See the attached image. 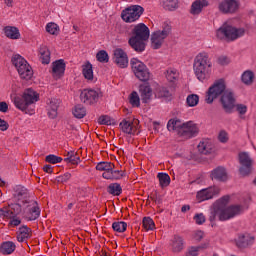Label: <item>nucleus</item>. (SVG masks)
<instances>
[{
    "mask_svg": "<svg viewBox=\"0 0 256 256\" xmlns=\"http://www.w3.org/2000/svg\"><path fill=\"white\" fill-rule=\"evenodd\" d=\"M229 195H225L219 198L213 206L210 208L209 222L213 223L215 220L219 219V221H229V219H233V217H237V215H241L243 211H245V207L243 205H230L227 207L229 203Z\"/></svg>",
    "mask_w": 256,
    "mask_h": 256,
    "instance_id": "nucleus-1",
    "label": "nucleus"
},
{
    "mask_svg": "<svg viewBox=\"0 0 256 256\" xmlns=\"http://www.w3.org/2000/svg\"><path fill=\"white\" fill-rule=\"evenodd\" d=\"M218 139L220 143H227L229 141V134H227L225 130H222L218 135Z\"/></svg>",
    "mask_w": 256,
    "mask_h": 256,
    "instance_id": "nucleus-53",
    "label": "nucleus"
},
{
    "mask_svg": "<svg viewBox=\"0 0 256 256\" xmlns=\"http://www.w3.org/2000/svg\"><path fill=\"white\" fill-rule=\"evenodd\" d=\"M61 101L59 99H51L48 103V117L50 119H55L57 117V110L59 109Z\"/></svg>",
    "mask_w": 256,
    "mask_h": 256,
    "instance_id": "nucleus-28",
    "label": "nucleus"
},
{
    "mask_svg": "<svg viewBox=\"0 0 256 256\" xmlns=\"http://www.w3.org/2000/svg\"><path fill=\"white\" fill-rule=\"evenodd\" d=\"M68 163H71V165H79L81 163V158L79 157V154L77 152L68 160Z\"/></svg>",
    "mask_w": 256,
    "mask_h": 256,
    "instance_id": "nucleus-56",
    "label": "nucleus"
},
{
    "mask_svg": "<svg viewBox=\"0 0 256 256\" xmlns=\"http://www.w3.org/2000/svg\"><path fill=\"white\" fill-rule=\"evenodd\" d=\"M71 179V173H65L62 176L57 177L58 183H67Z\"/></svg>",
    "mask_w": 256,
    "mask_h": 256,
    "instance_id": "nucleus-57",
    "label": "nucleus"
},
{
    "mask_svg": "<svg viewBox=\"0 0 256 256\" xmlns=\"http://www.w3.org/2000/svg\"><path fill=\"white\" fill-rule=\"evenodd\" d=\"M183 122L179 119H170L167 123V129L168 131H182L183 129Z\"/></svg>",
    "mask_w": 256,
    "mask_h": 256,
    "instance_id": "nucleus-32",
    "label": "nucleus"
},
{
    "mask_svg": "<svg viewBox=\"0 0 256 256\" xmlns=\"http://www.w3.org/2000/svg\"><path fill=\"white\" fill-rule=\"evenodd\" d=\"M218 63H219V65H229V63H230L229 57H227V56H220L218 58Z\"/></svg>",
    "mask_w": 256,
    "mask_h": 256,
    "instance_id": "nucleus-62",
    "label": "nucleus"
},
{
    "mask_svg": "<svg viewBox=\"0 0 256 256\" xmlns=\"http://www.w3.org/2000/svg\"><path fill=\"white\" fill-rule=\"evenodd\" d=\"M139 94L142 103H149L151 97H153V90L148 84H142L139 86Z\"/></svg>",
    "mask_w": 256,
    "mask_h": 256,
    "instance_id": "nucleus-21",
    "label": "nucleus"
},
{
    "mask_svg": "<svg viewBox=\"0 0 256 256\" xmlns=\"http://www.w3.org/2000/svg\"><path fill=\"white\" fill-rule=\"evenodd\" d=\"M172 253H181L185 249V239L180 235H174L170 240Z\"/></svg>",
    "mask_w": 256,
    "mask_h": 256,
    "instance_id": "nucleus-20",
    "label": "nucleus"
},
{
    "mask_svg": "<svg viewBox=\"0 0 256 256\" xmlns=\"http://www.w3.org/2000/svg\"><path fill=\"white\" fill-rule=\"evenodd\" d=\"M242 83H244V85H253V81L255 79V74L253 73V71L250 70H246L242 76Z\"/></svg>",
    "mask_w": 256,
    "mask_h": 256,
    "instance_id": "nucleus-35",
    "label": "nucleus"
},
{
    "mask_svg": "<svg viewBox=\"0 0 256 256\" xmlns=\"http://www.w3.org/2000/svg\"><path fill=\"white\" fill-rule=\"evenodd\" d=\"M197 147L201 155H211L213 153V144L207 139L200 141Z\"/></svg>",
    "mask_w": 256,
    "mask_h": 256,
    "instance_id": "nucleus-25",
    "label": "nucleus"
},
{
    "mask_svg": "<svg viewBox=\"0 0 256 256\" xmlns=\"http://www.w3.org/2000/svg\"><path fill=\"white\" fill-rule=\"evenodd\" d=\"M149 35V27L143 23H139L132 29V37L129 39L128 43L136 53H143L147 45L145 42L149 41Z\"/></svg>",
    "mask_w": 256,
    "mask_h": 256,
    "instance_id": "nucleus-2",
    "label": "nucleus"
},
{
    "mask_svg": "<svg viewBox=\"0 0 256 256\" xmlns=\"http://www.w3.org/2000/svg\"><path fill=\"white\" fill-rule=\"evenodd\" d=\"M195 241H201L205 237V233L201 230H197L192 235Z\"/></svg>",
    "mask_w": 256,
    "mask_h": 256,
    "instance_id": "nucleus-55",
    "label": "nucleus"
},
{
    "mask_svg": "<svg viewBox=\"0 0 256 256\" xmlns=\"http://www.w3.org/2000/svg\"><path fill=\"white\" fill-rule=\"evenodd\" d=\"M12 64L14 65L16 71L18 72V75L20 79H24L25 81H29L33 77V68L27 62L23 56L19 54H15L11 58Z\"/></svg>",
    "mask_w": 256,
    "mask_h": 256,
    "instance_id": "nucleus-5",
    "label": "nucleus"
},
{
    "mask_svg": "<svg viewBox=\"0 0 256 256\" xmlns=\"http://www.w3.org/2000/svg\"><path fill=\"white\" fill-rule=\"evenodd\" d=\"M46 31L50 35H59V26L56 23L50 22L46 25Z\"/></svg>",
    "mask_w": 256,
    "mask_h": 256,
    "instance_id": "nucleus-46",
    "label": "nucleus"
},
{
    "mask_svg": "<svg viewBox=\"0 0 256 256\" xmlns=\"http://www.w3.org/2000/svg\"><path fill=\"white\" fill-rule=\"evenodd\" d=\"M37 101H39V93L32 88L24 90L22 96H15L13 98V103L19 111H27L29 105H33Z\"/></svg>",
    "mask_w": 256,
    "mask_h": 256,
    "instance_id": "nucleus-4",
    "label": "nucleus"
},
{
    "mask_svg": "<svg viewBox=\"0 0 256 256\" xmlns=\"http://www.w3.org/2000/svg\"><path fill=\"white\" fill-rule=\"evenodd\" d=\"M194 221L196 225H203V223H205L206 221L205 215L203 213L195 214Z\"/></svg>",
    "mask_w": 256,
    "mask_h": 256,
    "instance_id": "nucleus-51",
    "label": "nucleus"
},
{
    "mask_svg": "<svg viewBox=\"0 0 256 256\" xmlns=\"http://www.w3.org/2000/svg\"><path fill=\"white\" fill-rule=\"evenodd\" d=\"M205 7H209V1L207 0H195L190 8V14L191 15H201L203 12V9Z\"/></svg>",
    "mask_w": 256,
    "mask_h": 256,
    "instance_id": "nucleus-22",
    "label": "nucleus"
},
{
    "mask_svg": "<svg viewBox=\"0 0 256 256\" xmlns=\"http://www.w3.org/2000/svg\"><path fill=\"white\" fill-rule=\"evenodd\" d=\"M162 7L166 11H175L179 7L178 0H162Z\"/></svg>",
    "mask_w": 256,
    "mask_h": 256,
    "instance_id": "nucleus-34",
    "label": "nucleus"
},
{
    "mask_svg": "<svg viewBox=\"0 0 256 256\" xmlns=\"http://www.w3.org/2000/svg\"><path fill=\"white\" fill-rule=\"evenodd\" d=\"M114 63L118 65L121 69H125L129 65V57L127 56V52L121 48H117L114 50Z\"/></svg>",
    "mask_w": 256,
    "mask_h": 256,
    "instance_id": "nucleus-17",
    "label": "nucleus"
},
{
    "mask_svg": "<svg viewBox=\"0 0 256 256\" xmlns=\"http://www.w3.org/2000/svg\"><path fill=\"white\" fill-rule=\"evenodd\" d=\"M255 243V237L249 234H242L238 237L237 247L240 249H247V247H251Z\"/></svg>",
    "mask_w": 256,
    "mask_h": 256,
    "instance_id": "nucleus-23",
    "label": "nucleus"
},
{
    "mask_svg": "<svg viewBox=\"0 0 256 256\" xmlns=\"http://www.w3.org/2000/svg\"><path fill=\"white\" fill-rule=\"evenodd\" d=\"M144 12L145 9L142 6L132 5L122 11L121 18L125 23H135L139 21Z\"/></svg>",
    "mask_w": 256,
    "mask_h": 256,
    "instance_id": "nucleus-10",
    "label": "nucleus"
},
{
    "mask_svg": "<svg viewBox=\"0 0 256 256\" xmlns=\"http://www.w3.org/2000/svg\"><path fill=\"white\" fill-rule=\"evenodd\" d=\"M14 197L21 199V197H27V189L24 186L17 185L14 187Z\"/></svg>",
    "mask_w": 256,
    "mask_h": 256,
    "instance_id": "nucleus-41",
    "label": "nucleus"
},
{
    "mask_svg": "<svg viewBox=\"0 0 256 256\" xmlns=\"http://www.w3.org/2000/svg\"><path fill=\"white\" fill-rule=\"evenodd\" d=\"M82 73L85 79H87L88 81H93V65L91 63L87 62L83 66Z\"/></svg>",
    "mask_w": 256,
    "mask_h": 256,
    "instance_id": "nucleus-37",
    "label": "nucleus"
},
{
    "mask_svg": "<svg viewBox=\"0 0 256 256\" xmlns=\"http://www.w3.org/2000/svg\"><path fill=\"white\" fill-rule=\"evenodd\" d=\"M73 115L76 119H83V117L87 115V109H85L83 105L78 104L74 107Z\"/></svg>",
    "mask_w": 256,
    "mask_h": 256,
    "instance_id": "nucleus-39",
    "label": "nucleus"
},
{
    "mask_svg": "<svg viewBox=\"0 0 256 256\" xmlns=\"http://www.w3.org/2000/svg\"><path fill=\"white\" fill-rule=\"evenodd\" d=\"M199 134V127L193 121L185 122L182 125V131L179 132L181 137L186 139H191V137H196Z\"/></svg>",
    "mask_w": 256,
    "mask_h": 256,
    "instance_id": "nucleus-16",
    "label": "nucleus"
},
{
    "mask_svg": "<svg viewBox=\"0 0 256 256\" xmlns=\"http://www.w3.org/2000/svg\"><path fill=\"white\" fill-rule=\"evenodd\" d=\"M39 58L43 65H49L51 63V51L47 46H41L39 48Z\"/></svg>",
    "mask_w": 256,
    "mask_h": 256,
    "instance_id": "nucleus-29",
    "label": "nucleus"
},
{
    "mask_svg": "<svg viewBox=\"0 0 256 256\" xmlns=\"http://www.w3.org/2000/svg\"><path fill=\"white\" fill-rule=\"evenodd\" d=\"M200 249H203V247L202 246H192L189 248L186 256H197V255H199Z\"/></svg>",
    "mask_w": 256,
    "mask_h": 256,
    "instance_id": "nucleus-50",
    "label": "nucleus"
},
{
    "mask_svg": "<svg viewBox=\"0 0 256 256\" xmlns=\"http://www.w3.org/2000/svg\"><path fill=\"white\" fill-rule=\"evenodd\" d=\"M213 62L207 52H200L194 58L193 69L199 81H205L211 77Z\"/></svg>",
    "mask_w": 256,
    "mask_h": 256,
    "instance_id": "nucleus-3",
    "label": "nucleus"
},
{
    "mask_svg": "<svg viewBox=\"0 0 256 256\" xmlns=\"http://www.w3.org/2000/svg\"><path fill=\"white\" fill-rule=\"evenodd\" d=\"M16 239L19 243H25L27 239H31V228L27 226L20 227Z\"/></svg>",
    "mask_w": 256,
    "mask_h": 256,
    "instance_id": "nucleus-26",
    "label": "nucleus"
},
{
    "mask_svg": "<svg viewBox=\"0 0 256 256\" xmlns=\"http://www.w3.org/2000/svg\"><path fill=\"white\" fill-rule=\"evenodd\" d=\"M7 111H9V105L7 104V102H0V113H7Z\"/></svg>",
    "mask_w": 256,
    "mask_h": 256,
    "instance_id": "nucleus-64",
    "label": "nucleus"
},
{
    "mask_svg": "<svg viewBox=\"0 0 256 256\" xmlns=\"http://www.w3.org/2000/svg\"><path fill=\"white\" fill-rule=\"evenodd\" d=\"M112 175H113V181H117L119 179H123V176L125 174L123 173V171L112 170Z\"/></svg>",
    "mask_w": 256,
    "mask_h": 256,
    "instance_id": "nucleus-58",
    "label": "nucleus"
},
{
    "mask_svg": "<svg viewBox=\"0 0 256 256\" xmlns=\"http://www.w3.org/2000/svg\"><path fill=\"white\" fill-rule=\"evenodd\" d=\"M186 103L188 107H197L199 105V95L197 94H190L186 98Z\"/></svg>",
    "mask_w": 256,
    "mask_h": 256,
    "instance_id": "nucleus-43",
    "label": "nucleus"
},
{
    "mask_svg": "<svg viewBox=\"0 0 256 256\" xmlns=\"http://www.w3.org/2000/svg\"><path fill=\"white\" fill-rule=\"evenodd\" d=\"M221 193V188L219 186H212L206 189H202L197 192L196 199L199 203L202 201H209V199H213V197H217Z\"/></svg>",
    "mask_w": 256,
    "mask_h": 256,
    "instance_id": "nucleus-13",
    "label": "nucleus"
},
{
    "mask_svg": "<svg viewBox=\"0 0 256 256\" xmlns=\"http://www.w3.org/2000/svg\"><path fill=\"white\" fill-rule=\"evenodd\" d=\"M40 216L41 209L39 208V204H37V201H29L25 209V219H27V221H35L39 219Z\"/></svg>",
    "mask_w": 256,
    "mask_h": 256,
    "instance_id": "nucleus-14",
    "label": "nucleus"
},
{
    "mask_svg": "<svg viewBox=\"0 0 256 256\" xmlns=\"http://www.w3.org/2000/svg\"><path fill=\"white\" fill-rule=\"evenodd\" d=\"M142 225L146 231H153L155 229V222L151 217H144L142 220Z\"/></svg>",
    "mask_w": 256,
    "mask_h": 256,
    "instance_id": "nucleus-45",
    "label": "nucleus"
},
{
    "mask_svg": "<svg viewBox=\"0 0 256 256\" xmlns=\"http://www.w3.org/2000/svg\"><path fill=\"white\" fill-rule=\"evenodd\" d=\"M97 61L100 63H109V54L107 51L101 50L96 54Z\"/></svg>",
    "mask_w": 256,
    "mask_h": 256,
    "instance_id": "nucleus-47",
    "label": "nucleus"
},
{
    "mask_svg": "<svg viewBox=\"0 0 256 256\" xmlns=\"http://www.w3.org/2000/svg\"><path fill=\"white\" fill-rule=\"evenodd\" d=\"M15 249H17V245L13 241H6L1 244L0 253L2 255H12V253H15Z\"/></svg>",
    "mask_w": 256,
    "mask_h": 256,
    "instance_id": "nucleus-30",
    "label": "nucleus"
},
{
    "mask_svg": "<svg viewBox=\"0 0 256 256\" xmlns=\"http://www.w3.org/2000/svg\"><path fill=\"white\" fill-rule=\"evenodd\" d=\"M130 65L135 77H137L139 81H149L151 78V72H149V68H147V66L141 62V60L132 58L130 60Z\"/></svg>",
    "mask_w": 256,
    "mask_h": 256,
    "instance_id": "nucleus-8",
    "label": "nucleus"
},
{
    "mask_svg": "<svg viewBox=\"0 0 256 256\" xmlns=\"http://www.w3.org/2000/svg\"><path fill=\"white\" fill-rule=\"evenodd\" d=\"M171 95V92L169 91L168 88L162 87L158 91V97H169Z\"/></svg>",
    "mask_w": 256,
    "mask_h": 256,
    "instance_id": "nucleus-54",
    "label": "nucleus"
},
{
    "mask_svg": "<svg viewBox=\"0 0 256 256\" xmlns=\"http://www.w3.org/2000/svg\"><path fill=\"white\" fill-rule=\"evenodd\" d=\"M11 219L9 222L10 227H19L21 225V219L15 217V215Z\"/></svg>",
    "mask_w": 256,
    "mask_h": 256,
    "instance_id": "nucleus-59",
    "label": "nucleus"
},
{
    "mask_svg": "<svg viewBox=\"0 0 256 256\" xmlns=\"http://www.w3.org/2000/svg\"><path fill=\"white\" fill-rule=\"evenodd\" d=\"M98 123L100 125H111V123H113V120H111V117L109 116H100L98 118Z\"/></svg>",
    "mask_w": 256,
    "mask_h": 256,
    "instance_id": "nucleus-52",
    "label": "nucleus"
},
{
    "mask_svg": "<svg viewBox=\"0 0 256 256\" xmlns=\"http://www.w3.org/2000/svg\"><path fill=\"white\" fill-rule=\"evenodd\" d=\"M130 104L132 105V107H139L141 105V99L139 98V94H137V92L131 93Z\"/></svg>",
    "mask_w": 256,
    "mask_h": 256,
    "instance_id": "nucleus-48",
    "label": "nucleus"
},
{
    "mask_svg": "<svg viewBox=\"0 0 256 256\" xmlns=\"http://www.w3.org/2000/svg\"><path fill=\"white\" fill-rule=\"evenodd\" d=\"M166 79L170 83H175V81L179 79V71H177L175 68H168L166 70Z\"/></svg>",
    "mask_w": 256,
    "mask_h": 256,
    "instance_id": "nucleus-36",
    "label": "nucleus"
},
{
    "mask_svg": "<svg viewBox=\"0 0 256 256\" xmlns=\"http://www.w3.org/2000/svg\"><path fill=\"white\" fill-rule=\"evenodd\" d=\"M211 177L216 181H227V171L223 167H217L211 172Z\"/></svg>",
    "mask_w": 256,
    "mask_h": 256,
    "instance_id": "nucleus-31",
    "label": "nucleus"
},
{
    "mask_svg": "<svg viewBox=\"0 0 256 256\" xmlns=\"http://www.w3.org/2000/svg\"><path fill=\"white\" fill-rule=\"evenodd\" d=\"M227 84H225L224 79L216 80L212 86L208 88L206 92L205 101L208 105H211L218 97H222L223 93L227 91Z\"/></svg>",
    "mask_w": 256,
    "mask_h": 256,
    "instance_id": "nucleus-7",
    "label": "nucleus"
},
{
    "mask_svg": "<svg viewBox=\"0 0 256 256\" xmlns=\"http://www.w3.org/2000/svg\"><path fill=\"white\" fill-rule=\"evenodd\" d=\"M102 177L104 179L113 181V169L106 170L105 172H103Z\"/></svg>",
    "mask_w": 256,
    "mask_h": 256,
    "instance_id": "nucleus-61",
    "label": "nucleus"
},
{
    "mask_svg": "<svg viewBox=\"0 0 256 256\" xmlns=\"http://www.w3.org/2000/svg\"><path fill=\"white\" fill-rule=\"evenodd\" d=\"M80 101L85 105H95L99 101V92L94 89H84L80 93Z\"/></svg>",
    "mask_w": 256,
    "mask_h": 256,
    "instance_id": "nucleus-15",
    "label": "nucleus"
},
{
    "mask_svg": "<svg viewBox=\"0 0 256 256\" xmlns=\"http://www.w3.org/2000/svg\"><path fill=\"white\" fill-rule=\"evenodd\" d=\"M45 161L47 163H52V165H56V163H61V161H63V158L56 156L54 154H50L46 156Z\"/></svg>",
    "mask_w": 256,
    "mask_h": 256,
    "instance_id": "nucleus-49",
    "label": "nucleus"
},
{
    "mask_svg": "<svg viewBox=\"0 0 256 256\" xmlns=\"http://www.w3.org/2000/svg\"><path fill=\"white\" fill-rule=\"evenodd\" d=\"M119 125L121 131H123L126 135H135V132L137 131V128L135 127V124H133L132 121L124 119L120 122Z\"/></svg>",
    "mask_w": 256,
    "mask_h": 256,
    "instance_id": "nucleus-27",
    "label": "nucleus"
},
{
    "mask_svg": "<svg viewBox=\"0 0 256 256\" xmlns=\"http://www.w3.org/2000/svg\"><path fill=\"white\" fill-rule=\"evenodd\" d=\"M238 159L240 163L239 173L242 177H247V175H251V171H253V158L247 152H240L238 154Z\"/></svg>",
    "mask_w": 256,
    "mask_h": 256,
    "instance_id": "nucleus-11",
    "label": "nucleus"
},
{
    "mask_svg": "<svg viewBox=\"0 0 256 256\" xmlns=\"http://www.w3.org/2000/svg\"><path fill=\"white\" fill-rule=\"evenodd\" d=\"M157 177L159 179V183L162 188L169 187L171 183V177H169V174L158 173Z\"/></svg>",
    "mask_w": 256,
    "mask_h": 256,
    "instance_id": "nucleus-40",
    "label": "nucleus"
},
{
    "mask_svg": "<svg viewBox=\"0 0 256 256\" xmlns=\"http://www.w3.org/2000/svg\"><path fill=\"white\" fill-rule=\"evenodd\" d=\"M15 213L11 210V206H4L0 208L1 219H13Z\"/></svg>",
    "mask_w": 256,
    "mask_h": 256,
    "instance_id": "nucleus-38",
    "label": "nucleus"
},
{
    "mask_svg": "<svg viewBox=\"0 0 256 256\" xmlns=\"http://www.w3.org/2000/svg\"><path fill=\"white\" fill-rule=\"evenodd\" d=\"M171 33V25L169 23H164L162 25V30L154 32L151 36V47L152 49H161L163 42L169 34Z\"/></svg>",
    "mask_w": 256,
    "mask_h": 256,
    "instance_id": "nucleus-9",
    "label": "nucleus"
},
{
    "mask_svg": "<svg viewBox=\"0 0 256 256\" xmlns=\"http://www.w3.org/2000/svg\"><path fill=\"white\" fill-rule=\"evenodd\" d=\"M65 60L60 59L52 63V76L54 79H61L65 75Z\"/></svg>",
    "mask_w": 256,
    "mask_h": 256,
    "instance_id": "nucleus-19",
    "label": "nucleus"
},
{
    "mask_svg": "<svg viewBox=\"0 0 256 256\" xmlns=\"http://www.w3.org/2000/svg\"><path fill=\"white\" fill-rule=\"evenodd\" d=\"M107 193H109V195H114L116 197H119V195H121V193H123V188L121 187V184H119V183H111L107 187Z\"/></svg>",
    "mask_w": 256,
    "mask_h": 256,
    "instance_id": "nucleus-33",
    "label": "nucleus"
},
{
    "mask_svg": "<svg viewBox=\"0 0 256 256\" xmlns=\"http://www.w3.org/2000/svg\"><path fill=\"white\" fill-rule=\"evenodd\" d=\"M97 171H111V169H115V164L111 162H100L96 165Z\"/></svg>",
    "mask_w": 256,
    "mask_h": 256,
    "instance_id": "nucleus-42",
    "label": "nucleus"
},
{
    "mask_svg": "<svg viewBox=\"0 0 256 256\" xmlns=\"http://www.w3.org/2000/svg\"><path fill=\"white\" fill-rule=\"evenodd\" d=\"M235 93L232 90L228 89L225 93L220 97V103L225 113H233V109H235Z\"/></svg>",
    "mask_w": 256,
    "mask_h": 256,
    "instance_id": "nucleus-12",
    "label": "nucleus"
},
{
    "mask_svg": "<svg viewBox=\"0 0 256 256\" xmlns=\"http://www.w3.org/2000/svg\"><path fill=\"white\" fill-rule=\"evenodd\" d=\"M9 129V123L0 118V131H7Z\"/></svg>",
    "mask_w": 256,
    "mask_h": 256,
    "instance_id": "nucleus-63",
    "label": "nucleus"
},
{
    "mask_svg": "<svg viewBox=\"0 0 256 256\" xmlns=\"http://www.w3.org/2000/svg\"><path fill=\"white\" fill-rule=\"evenodd\" d=\"M245 35L243 28H235L229 24H223L217 31V39H226L227 41H237Z\"/></svg>",
    "mask_w": 256,
    "mask_h": 256,
    "instance_id": "nucleus-6",
    "label": "nucleus"
},
{
    "mask_svg": "<svg viewBox=\"0 0 256 256\" xmlns=\"http://www.w3.org/2000/svg\"><path fill=\"white\" fill-rule=\"evenodd\" d=\"M235 107L240 115H245L247 113V107L244 104H237Z\"/></svg>",
    "mask_w": 256,
    "mask_h": 256,
    "instance_id": "nucleus-60",
    "label": "nucleus"
},
{
    "mask_svg": "<svg viewBox=\"0 0 256 256\" xmlns=\"http://www.w3.org/2000/svg\"><path fill=\"white\" fill-rule=\"evenodd\" d=\"M112 229L117 233H125V231H127V222H114L112 224Z\"/></svg>",
    "mask_w": 256,
    "mask_h": 256,
    "instance_id": "nucleus-44",
    "label": "nucleus"
},
{
    "mask_svg": "<svg viewBox=\"0 0 256 256\" xmlns=\"http://www.w3.org/2000/svg\"><path fill=\"white\" fill-rule=\"evenodd\" d=\"M4 35L8 39L17 40L21 39V32H19V28L15 26H5L3 28Z\"/></svg>",
    "mask_w": 256,
    "mask_h": 256,
    "instance_id": "nucleus-24",
    "label": "nucleus"
},
{
    "mask_svg": "<svg viewBox=\"0 0 256 256\" xmlns=\"http://www.w3.org/2000/svg\"><path fill=\"white\" fill-rule=\"evenodd\" d=\"M239 9V2L235 0H223L219 3L221 13H235Z\"/></svg>",
    "mask_w": 256,
    "mask_h": 256,
    "instance_id": "nucleus-18",
    "label": "nucleus"
}]
</instances>
